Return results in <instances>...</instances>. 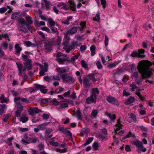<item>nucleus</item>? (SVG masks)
<instances>
[{
	"instance_id": "1",
	"label": "nucleus",
	"mask_w": 154,
	"mask_h": 154,
	"mask_svg": "<svg viewBox=\"0 0 154 154\" xmlns=\"http://www.w3.org/2000/svg\"><path fill=\"white\" fill-rule=\"evenodd\" d=\"M152 65V63L148 60H143L139 62L137 69L141 74L142 79L149 77L152 75L153 69L150 68Z\"/></svg>"
},
{
	"instance_id": "2",
	"label": "nucleus",
	"mask_w": 154,
	"mask_h": 154,
	"mask_svg": "<svg viewBox=\"0 0 154 154\" xmlns=\"http://www.w3.org/2000/svg\"><path fill=\"white\" fill-rule=\"evenodd\" d=\"M18 22L19 31L24 33L27 32L28 29L31 32H32V29L31 28V26L29 25L26 23L24 19L20 18L18 19Z\"/></svg>"
},
{
	"instance_id": "3",
	"label": "nucleus",
	"mask_w": 154,
	"mask_h": 154,
	"mask_svg": "<svg viewBox=\"0 0 154 154\" xmlns=\"http://www.w3.org/2000/svg\"><path fill=\"white\" fill-rule=\"evenodd\" d=\"M122 121L121 120V118H120L117 120L116 124L115 125V130L116 134H118L120 135H122L124 133V131L122 130H121L120 131L119 130L121 129L123 126V125L122 124Z\"/></svg>"
},
{
	"instance_id": "4",
	"label": "nucleus",
	"mask_w": 154,
	"mask_h": 154,
	"mask_svg": "<svg viewBox=\"0 0 154 154\" xmlns=\"http://www.w3.org/2000/svg\"><path fill=\"white\" fill-rule=\"evenodd\" d=\"M133 144L137 147L138 152L141 151L143 152H145L146 151V149L143 146L142 143L141 142L136 141L134 142Z\"/></svg>"
},
{
	"instance_id": "5",
	"label": "nucleus",
	"mask_w": 154,
	"mask_h": 154,
	"mask_svg": "<svg viewBox=\"0 0 154 154\" xmlns=\"http://www.w3.org/2000/svg\"><path fill=\"white\" fill-rule=\"evenodd\" d=\"M63 81L65 83L71 84L72 82V78L71 76H68L64 74H60Z\"/></svg>"
},
{
	"instance_id": "6",
	"label": "nucleus",
	"mask_w": 154,
	"mask_h": 154,
	"mask_svg": "<svg viewBox=\"0 0 154 154\" xmlns=\"http://www.w3.org/2000/svg\"><path fill=\"white\" fill-rule=\"evenodd\" d=\"M107 101L109 103L119 106V103L116 98L112 96H109L106 97Z\"/></svg>"
},
{
	"instance_id": "7",
	"label": "nucleus",
	"mask_w": 154,
	"mask_h": 154,
	"mask_svg": "<svg viewBox=\"0 0 154 154\" xmlns=\"http://www.w3.org/2000/svg\"><path fill=\"white\" fill-rule=\"evenodd\" d=\"M40 69L39 73L42 76H43L45 75V73L48 70V65L46 62L44 63V66L42 65H40Z\"/></svg>"
},
{
	"instance_id": "8",
	"label": "nucleus",
	"mask_w": 154,
	"mask_h": 154,
	"mask_svg": "<svg viewBox=\"0 0 154 154\" xmlns=\"http://www.w3.org/2000/svg\"><path fill=\"white\" fill-rule=\"evenodd\" d=\"M16 64L18 68V75L19 76H22L23 73H24L23 72L26 69V67H23L22 65L19 63H17Z\"/></svg>"
},
{
	"instance_id": "9",
	"label": "nucleus",
	"mask_w": 154,
	"mask_h": 154,
	"mask_svg": "<svg viewBox=\"0 0 154 154\" xmlns=\"http://www.w3.org/2000/svg\"><path fill=\"white\" fill-rule=\"evenodd\" d=\"M41 111L38 107H30L28 109V112L29 114L32 116H33L34 114L38 113Z\"/></svg>"
},
{
	"instance_id": "10",
	"label": "nucleus",
	"mask_w": 154,
	"mask_h": 154,
	"mask_svg": "<svg viewBox=\"0 0 154 154\" xmlns=\"http://www.w3.org/2000/svg\"><path fill=\"white\" fill-rule=\"evenodd\" d=\"M97 97H94L91 95L90 96L86 99V103L88 104L91 103H95L97 102L96 99Z\"/></svg>"
},
{
	"instance_id": "11",
	"label": "nucleus",
	"mask_w": 154,
	"mask_h": 154,
	"mask_svg": "<svg viewBox=\"0 0 154 154\" xmlns=\"http://www.w3.org/2000/svg\"><path fill=\"white\" fill-rule=\"evenodd\" d=\"M34 87L36 90L39 89L41 92L43 94H46L47 91L46 87L41 85L35 84L34 85Z\"/></svg>"
},
{
	"instance_id": "12",
	"label": "nucleus",
	"mask_w": 154,
	"mask_h": 154,
	"mask_svg": "<svg viewBox=\"0 0 154 154\" xmlns=\"http://www.w3.org/2000/svg\"><path fill=\"white\" fill-rule=\"evenodd\" d=\"M21 98L20 97H15L14 98V102L15 103L16 106L18 109H20L21 111L23 109V106H22L20 103L19 101L20 100Z\"/></svg>"
},
{
	"instance_id": "13",
	"label": "nucleus",
	"mask_w": 154,
	"mask_h": 154,
	"mask_svg": "<svg viewBox=\"0 0 154 154\" xmlns=\"http://www.w3.org/2000/svg\"><path fill=\"white\" fill-rule=\"evenodd\" d=\"M24 64L26 67L29 70H30L32 68L31 60L30 59H26L24 60Z\"/></svg>"
},
{
	"instance_id": "14",
	"label": "nucleus",
	"mask_w": 154,
	"mask_h": 154,
	"mask_svg": "<svg viewBox=\"0 0 154 154\" xmlns=\"http://www.w3.org/2000/svg\"><path fill=\"white\" fill-rule=\"evenodd\" d=\"M68 101L67 99H65L62 101H60V108L62 109L67 107L68 106Z\"/></svg>"
},
{
	"instance_id": "15",
	"label": "nucleus",
	"mask_w": 154,
	"mask_h": 154,
	"mask_svg": "<svg viewBox=\"0 0 154 154\" xmlns=\"http://www.w3.org/2000/svg\"><path fill=\"white\" fill-rule=\"evenodd\" d=\"M83 84L85 88L89 87L91 85V83L89 82V80L87 78L85 77L83 79Z\"/></svg>"
},
{
	"instance_id": "16",
	"label": "nucleus",
	"mask_w": 154,
	"mask_h": 154,
	"mask_svg": "<svg viewBox=\"0 0 154 154\" xmlns=\"http://www.w3.org/2000/svg\"><path fill=\"white\" fill-rule=\"evenodd\" d=\"M14 48L15 50V54L18 56H19L20 54V51L22 50V48L17 43L15 45Z\"/></svg>"
},
{
	"instance_id": "17",
	"label": "nucleus",
	"mask_w": 154,
	"mask_h": 154,
	"mask_svg": "<svg viewBox=\"0 0 154 154\" xmlns=\"http://www.w3.org/2000/svg\"><path fill=\"white\" fill-rule=\"evenodd\" d=\"M44 48L47 52H50L52 50V44L50 42L45 43L44 45Z\"/></svg>"
},
{
	"instance_id": "18",
	"label": "nucleus",
	"mask_w": 154,
	"mask_h": 154,
	"mask_svg": "<svg viewBox=\"0 0 154 154\" xmlns=\"http://www.w3.org/2000/svg\"><path fill=\"white\" fill-rule=\"evenodd\" d=\"M56 70L59 73H64L68 72V69L65 67H57L56 68Z\"/></svg>"
},
{
	"instance_id": "19",
	"label": "nucleus",
	"mask_w": 154,
	"mask_h": 154,
	"mask_svg": "<svg viewBox=\"0 0 154 154\" xmlns=\"http://www.w3.org/2000/svg\"><path fill=\"white\" fill-rule=\"evenodd\" d=\"M9 38V36L7 33L0 34V40H2L3 38H5L6 40H8V42H9L10 39Z\"/></svg>"
},
{
	"instance_id": "20",
	"label": "nucleus",
	"mask_w": 154,
	"mask_h": 154,
	"mask_svg": "<svg viewBox=\"0 0 154 154\" xmlns=\"http://www.w3.org/2000/svg\"><path fill=\"white\" fill-rule=\"evenodd\" d=\"M105 114L110 119L111 121L114 122L116 118L115 114H111L107 112H105Z\"/></svg>"
},
{
	"instance_id": "21",
	"label": "nucleus",
	"mask_w": 154,
	"mask_h": 154,
	"mask_svg": "<svg viewBox=\"0 0 154 154\" xmlns=\"http://www.w3.org/2000/svg\"><path fill=\"white\" fill-rule=\"evenodd\" d=\"M86 22H81L79 24V26H80L79 27V31L82 33L83 32L84 30V28L86 27Z\"/></svg>"
},
{
	"instance_id": "22",
	"label": "nucleus",
	"mask_w": 154,
	"mask_h": 154,
	"mask_svg": "<svg viewBox=\"0 0 154 154\" xmlns=\"http://www.w3.org/2000/svg\"><path fill=\"white\" fill-rule=\"evenodd\" d=\"M62 39V38L61 37L58 36L57 40L54 42L55 46L57 48H59L60 47Z\"/></svg>"
},
{
	"instance_id": "23",
	"label": "nucleus",
	"mask_w": 154,
	"mask_h": 154,
	"mask_svg": "<svg viewBox=\"0 0 154 154\" xmlns=\"http://www.w3.org/2000/svg\"><path fill=\"white\" fill-rule=\"evenodd\" d=\"M60 130L64 134L71 137L72 136V134L69 131L66 130L63 128H60Z\"/></svg>"
},
{
	"instance_id": "24",
	"label": "nucleus",
	"mask_w": 154,
	"mask_h": 154,
	"mask_svg": "<svg viewBox=\"0 0 154 154\" xmlns=\"http://www.w3.org/2000/svg\"><path fill=\"white\" fill-rule=\"evenodd\" d=\"M57 61L59 63V64H63L64 62L67 61H69L68 60V58H59L57 59Z\"/></svg>"
},
{
	"instance_id": "25",
	"label": "nucleus",
	"mask_w": 154,
	"mask_h": 154,
	"mask_svg": "<svg viewBox=\"0 0 154 154\" xmlns=\"http://www.w3.org/2000/svg\"><path fill=\"white\" fill-rule=\"evenodd\" d=\"M42 4H45L47 10H49L50 8L51 3L47 0H42Z\"/></svg>"
},
{
	"instance_id": "26",
	"label": "nucleus",
	"mask_w": 154,
	"mask_h": 154,
	"mask_svg": "<svg viewBox=\"0 0 154 154\" xmlns=\"http://www.w3.org/2000/svg\"><path fill=\"white\" fill-rule=\"evenodd\" d=\"M134 98L131 96H130L129 98L127 99L125 102V103L126 105H128L134 102Z\"/></svg>"
},
{
	"instance_id": "27",
	"label": "nucleus",
	"mask_w": 154,
	"mask_h": 154,
	"mask_svg": "<svg viewBox=\"0 0 154 154\" xmlns=\"http://www.w3.org/2000/svg\"><path fill=\"white\" fill-rule=\"evenodd\" d=\"M72 18V16H68L65 21H62L61 23L63 24H64L68 25L69 24V22L71 21Z\"/></svg>"
},
{
	"instance_id": "28",
	"label": "nucleus",
	"mask_w": 154,
	"mask_h": 154,
	"mask_svg": "<svg viewBox=\"0 0 154 154\" xmlns=\"http://www.w3.org/2000/svg\"><path fill=\"white\" fill-rule=\"evenodd\" d=\"M24 44L27 47L31 46L32 47H34L37 46L36 44L33 43L29 41H25L24 42Z\"/></svg>"
},
{
	"instance_id": "29",
	"label": "nucleus",
	"mask_w": 154,
	"mask_h": 154,
	"mask_svg": "<svg viewBox=\"0 0 154 154\" xmlns=\"http://www.w3.org/2000/svg\"><path fill=\"white\" fill-rule=\"evenodd\" d=\"M49 123L45 122L39 125H38V127L39 128L40 130H43L46 129V126L48 125Z\"/></svg>"
},
{
	"instance_id": "30",
	"label": "nucleus",
	"mask_w": 154,
	"mask_h": 154,
	"mask_svg": "<svg viewBox=\"0 0 154 154\" xmlns=\"http://www.w3.org/2000/svg\"><path fill=\"white\" fill-rule=\"evenodd\" d=\"M92 92L91 94L94 97H97L96 94H99L100 93V91L97 88H92Z\"/></svg>"
},
{
	"instance_id": "31",
	"label": "nucleus",
	"mask_w": 154,
	"mask_h": 154,
	"mask_svg": "<svg viewBox=\"0 0 154 154\" xmlns=\"http://www.w3.org/2000/svg\"><path fill=\"white\" fill-rule=\"evenodd\" d=\"M70 4V7L71 9L73 11H75L76 10L75 5V3L72 1H69L68 2Z\"/></svg>"
},
{
	"instance_id": "32",
	"label": "nucleus",
	"mask_w": 154,
	"mask_h": 154,
	"mask_svg": "<svg viewBox=\"0 0 154 154\" xmlns=\"http://www.w3.org/2000/svg\"><path fill=\"white\" fill-rule=\"evenodd\" d=\"M96 48L94 45H92L90 47V50L91 52V56H93L95 54V50Z\"/></svg>"
},
{
	"instance_id": "33",
	"label": "nucleus",
	"mask_w": 154,
	"mask_h": 154,
	"mask_svg": "<svg viewBox=\"0 0 154 154\" xmlns=\"http://www.w3.org/2000/svg\"><path fill=\"white\" fill-rule=\"evenodd\" d=\"M48 21L50 26L51 27H53L55 26V23L52 18H49L48 20Z\"/></svg>"
},
{
	"instance_id": "34",
	"label": "nucleus",
	"mask_w": 154,
	"mask_h": 154,
	"mask_svg": "<svg viewBox=\"0 0 154 154\" xmlns=\"http://www.w3.org/2000/svg\"><path fill=\"white\" fill-rule=\"evenodd\" d=\"M98 113V111L97 110H93L91 112V117L93 118L96 116Z\"/></svg>"
},
{
	"instance_id": "35",
	"label": "nucleus",
	"mask_w": 154,
	"mask_h": 154,
	"mask_svg": "<svg viewBox=\"0 0 154 154\" xmlns=\"http://www.w3.org/2000/svg\"><path fill=\"white\" fill-rule=\"evenodd\" d=\"M64 89L61 87H60V89L59 91H57L58 89H57L56 91H51L50 93V94L52 95L53 93H55L56 94H59L61 93L64 91Z\"/></svg>"
},
{
	"instance_id": "36",
	"label": "nucleus",
	"mask_w": 154,
	"mask_h": 154,
	"mask_svg": "<svg viewBox=\"0 0 154 154\" xmlns=\"http://www.w3.org/2000/svg\"><path fill=\"white\" fill-rule=\"evenodd\" d=\"M45 23L42 21L40 22L37 21L35 23V25L36 27H40L42 26H44L45 25Z\"/></svg>"
},
{
	"instance_id": "37",
	"label": "nucleus",
	"mask_w": 154,
	"mask_h": 154,
	"mask_svg": "<svg viewBox=\"0 0 154 154\" xmlns=\"http://www.w3.org/2000/svg\"><path fill=\"white\" fill-rule=\"evenodd\" d=\"M93 140V138L92 137H89L87 140L86 142L84 144V146H86L90 143Z\"/></svg>"
},
{
	"instance_id": "38",
	"label": "nucleus",
	"mask_w": 154,
	"mask_h": 154,
	"mask_svg": "<svg viewBox=\"0 0 154 154\" xmlns=\"http://www.w3.org/2000/svg\"><path fill=\"white\" fill-rule=\"evenodd\" d=\"M51 80L53 81H59L60 78L59 76L57 75H52L51 76Z\"/></svg>"
},
{
	"instance_id": "39",
	"label": "nucleus",
	"mask_w": 154,
	"mask_h": 154,
	"mask_svg": "<svg viewBox=\"0 0 154 154\" xmlns=\"http://www.w3.org/2000/svg\"><path fill=\"white\" fill-rule=\"evenodd\" d=\"M78 28L76 27H73L70 29L69 32L71 34L75 33L77 31Z\"/></svg>"
},
{
	"instance_id": "40",
	"label": "nucleus",
	"mask_w": 154,
	"mask_h": 154,
	"mask_svg": "<svg viewBox=\"0 0 154 154\" xmlns=\"http://www.w3.org/2000/svg\"><path fill=\"white\" fill-rule=\"evenodd\" d=\"M25 19L29 24H31L33 23V21L32 20V18L29 15L26 16Z\"/></svg>"
},
{
	"instance_id": "41",
	"label": "nucleus",
	"mask_w": 154,
	"mask_h": 154,
	"mask_svg": "<svg viewBox=\"0 0 154 154\" xmlns=\"http://www.w3.org/2000/svg\"><path fill=\"white\" fill-rule=\"evenodd\" d=\"M141 90H137L136 91V94L139 97V98L141 100H143L144 99V97H142L140 95V91Z\"/></svg>"
},
{
	"instance_id": "42",
	"label": "nucleus",
	"mask_w": 154,
	"mask_h": 154,
	"mask_svg": "<svg viewBox=\"0 0 154 154\" xmlns=\"http://www.w3.org/2000/svg\"><path fill=\"white\" fill-rule=\"evenodd\" d=\"M93 20L97 21H99L100 20V14L99 12L96 15L95 17L93 18Z\"/></svg>"
},
{
	"instance_id": "43",
	"label": "nucleus",
	"mask_w": 154,
	"mask_h": 154,
	"mask_svg": "<svg viewBox=\"0 0 154 154\" xmlns=\"http://www.w3.org/2000/svg\"><path fill=\"white\" fill-rule=\"evenodd\" d=\"M89 131V129L88 128H83L81 131V133L83 135L87 134Z\"/></svg>"
},
{
	"instance_id": "44",
	"label": "nucleus",
	"mask_w": 154,
	"mask_h": 154,
	"mask_svg": "<svg viewBox=\"0 0 154 154\" xmlns=\"http://www.w3.org/2000/svg\"><path fill=\"white\" fill-rule=\"evenodd\" d=\"M76 117L79 119H82L81 113L79 110H77L76 111Z\"/></svg>"
},
{
	"instance_id": "45",
	"label": "nucleus",
	"mask_w": 154,
	"mask_h": 154,
	"mask_svg": "<svg viewBox=\"0 0 154 154\" xmlns=\"http://www.w3.org/2000/svg\"><path fill=\"white\" fill-rule=\"evenodd\" d=\"M115 132H116L115 131ZM115 133L116 134V135L113 136V139L114 140V142L116 143V144H118V143L119 142V141L118 139V138H117L118 137H116V136H118V135H119V136H122L123 134L122 135H120L118 134V133L116 134V133Z\"/></svg>"
},
{
	"instance_id": "46",
	"label": "nucleus",
	"mask_w": 154,
	"mask_h": 154,
	"mask_svg": "<svg viewBox=\"0 0 154 154\" xmlns=\"http://www.w3.org/2000/svg\"><path fill=\"white\" fill-rule=\"evenodd\" d=\"M115 132H116L115 131ZM115 133L116 134V135L113 136V139L114 140V142L116 143V144H118V143L119 142V141L118 139V138H117L118 137H116V136H118V135H119V136H122L123 134L122 135H120L118 134V133L116 134V133Z\"/></svg>"
},
{
	"instance_id": "47",
	"label": "nucleus",
	"mask_w": 154,
	"mask_h": 154,
	"mask_svg": "<svg viewBox=\"0 0 154 154\" xmlns=\"http://www.w3.org/2000/svg\"><path fill=\"white\" fill-rule=\"evenodd\" d=\"M0 100L2 103H6L8 101V100L5 98L4 95H2L0 97Z\"/></svg>"
},
{
	"instance_id": "48",
	"label": "nucleus",
	"mask_w": 154,
	"mask_h": 154,
	"mask_svg": "<svg viewBox=\"0 0 154 154\" xmlns=\"http://www.w3.org/2000/svg\"><path fill=\"white\" fill-rule=\"evenodd\" d=\"M99 146V143L97 142H94L92 145V147L94 150H96L98 149Z\"/></svg>"
},
{
	"instance_id": "49",
	"label": "nucleus",
	"mask_w": 154,
	"mask_h": 154,
	"mask_svg": "<svg viewBox=\"0 0 154 154\" xmlns=\"http://www.w3.org/2000/svg\"><path fill=\"white\" fill-rule=\"evenodd\" d=\"M130 117L134 122H135L137 121L135 116L133 113H131Z\"/></svg>"
},
{
	"instance_id": "50",
	"label": "nucleus",
	"mask_w": 154,
	"mask_h": 154,
	"mask_svg": "<svg viewBox=\"0 0 154 154\" xmlns=\"http://www.w3.org/2000/svg\"><path fill=\"white\" fill-rule=\"evenodd\" d=\"M80 44H79L77 41H73L71 43V45L70 46V47H72V49L74 48L75 46H79L80 45Z\"/></svg>"
},
{
	"instance_id": "51",
	"label": "nucleus",
	"mask_w": 154,
	"mask_h": 154,
	"mask_svg": "<svg viewBox=\"0 0 154 154\" xmlns=\"http://www.w3.org/2000/svg\"><path fill=\"white\" fill-rule=\"evenodd\" d=\"M81 63L82 67H83L85 69L88 68V65L87 63L84 60H82L81 61Z\"/></svg>"
},
{
	"instance_id": "52",
	"label": "nucleus",
	"mask_w": 154,
	"mask_h": 154,
	"mask_svg": "<svg viewBox=\"0 0 154 154\" xmlns=\"http://www.w3.org/2000/svg\"><path fill=\"white\" fill-rule=\"evenodd\" d=\"M102 7L103 9H104L106 7V0H100Z\"/></svg>"
},
{
	"instance_id": "53",
	"label": "nucleus",
	"mask_w": 154,
	"mask_h": 154,
	"mask_svg": "<svg viewBox=\"0 0 154 154\" xmlns=\"http://www.w3.org/2000/svg\"><path fill=\"white\" fill-rule=\"evenodd\" d=\"M6 107V105L5 104L2 105L1 108H0V115H2L3 113L5 108Z\"/></svg>"
},
{
	"instance_id": "54",
	"label": "nucleus",
	"mask_w": 154,
	"mask_h": 154,
	"mask_svg": "<svg viewBox=\"0 0 154 154\" xmlns=\"http://www.w3.org/2000/svg\"><path fill=\"white\" fill-rule=\"evenodd\" d=\"M8 10V8L5 7L0 8V14H3L5 13Z\"/></svg>"
},
{
	"instance_id": "55",
	"label": "nucleus",
	"mask_w": 154,
	"mask_h": 154,
	"mask_svg": "<svg viewBox=\"0 0 154 154\" xmlns=\"http://www.w3.org/2000/svg\"><path fill=\"white\" fill-rule=\"evenodd\" d=\"M130 56L132 57H137L138 56V54L137 51H133L131 54Z\"/></svg>"
},
{
	"instance_id": "56",
	"label": "nucleus",
	"mask_w": 154,
	"mask_h": 154,
	"mask_svg": "<svg viewBox=\"0 0 154 154\" xmlns=\"http://www.w3.org/2000/svg\"><path fill=\"white\" fill-rule=\"evenodd\" d=\"M28 120V118L27 117H22L20 119V121L22 122L23 123H25Z\"/></svg>"
},
{
	"instance_id": "57",
	"label": "nucleus",
	"mask_w": 154,
	"mask_h": 154,
	"mask_svg": "<svg viewBox=\"0 0 154 154\" xmlns=\"http://www.w3.org/2000/svg\"><path fill=\"white\" fill-rule=\"evenodd\" d=\"M63 48L66 50V52L69 53L70 51L72 49V47H66Z\"/></svg>"
},
{
	"instance_id": "58",
	"label": "nucleus",
	"mask_w": 154,
	"mask_h": 154,
	"mask_svg": "<svg viewBox=\"0 0 154 154\" xmlns=\"http://www.w3.org/2000/svg\"><path fill=\"white\" fill-rule=\"evenodd\" d=\"M60 56H63L64 57H66L67 56L66 55L60 52H57L56 54V57H59Z\"/></svg>"
},
{
	"instance_id": "59",
	"label": "nucleus",
	"mask_w": 154,
	"mask_h": 154,
	"mask_svg": "<svg viewBox=\"0 0 154 154\" xmlns=\"http://www.w3.org/2000/svg\"><path fill=\"white\" fill-rule=\"evenodd\" d=\"M38 139L36 137H32L31 138V142L32 143H35L38 141Z\"/></svg>"
},
{
	"instance_id": "60",
	"label": "nucleus",
	"mask_w": 154,
	"mask_h": 154,
	"mask_svg": "<svg viewBox=\"0 0 154 154\" xmlns=\"http://www.w3.org/2000/svg\"><path fill=\"white\" fill-rule=\"evenodd\" d=\"M104 44L106 47L108 44L109 38L107 35H105V36Z\"/></svg>"
},
{
	"instance_id": "61",
	"label": "nucleus",
	"mask_w": 154,
	"mask_h": 154,
	"mask_svg": "<svg viewBox=\"0 0 154 154\" xmlns=\"http://www.w3.org/2000/svg\"><path fill=\"white\" fill-rule=\"evenodd\" d=\"M130 86L131 88V90L133 91L135 90L136 88H137V87L136 85L133 84H131Z\"/></svg>"
},
{
	"instance_id": "62",
	"label": "nucleus",
	"mask_w": 154,
	"mask_h": 154,
	"mask_svg": "<svg viewBox=\"0 0 154 154\" xmlns=\"http://www.w3.org/2000/svg\"><path fill=\"white\" fill-rule=\"evenodd\" d=\"M67 149L64 148L63 149H57L56 150V151L60 153H64L67 151Z\"/></svg>"
},
{
	"instance_id": "63",
	"label": "nucleus",
	"mask_w": 154,
	"mask_h": 154,
	"mask_svg": "<svg viewBox=\"0 0 154 154\" xmlns=\"http://www.w3.org/2000/svg\"><path fill=\"white\" fill-rule=\"evenodd\" d=\"M21 111L20 109L17 110L15 112V116L17 117H20L21 115Z\"/></svg>"
},
{
	"instance_id": "64",
	"label": "nucleus",
	"mask_w": 154,
	"mask_h": 154,
	"mask_svg": "<svg viewBox=\"0 0 154 154\" xmlns=\"http://www.w3.org/2000/svg\"><path fill=\"white\" fill-rule=\"evenodd\" d=\"M44 145L42 143H40L38 146V147L40 151L44 149Z\"/></svg>"
}]
</instances>
